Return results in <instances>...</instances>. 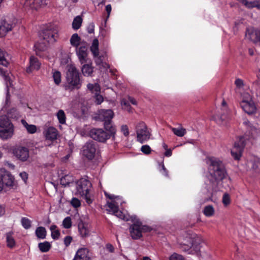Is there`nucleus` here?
<instances>
[{
	"instance_id": "nucleus-1",
	"label": "nucleus",
	"mask_w": 260,
	"mask_h": 260,
	"mask_svg": "<svg viewBox=\"0 0 260 260\" xmlns=\"http://www.w3.org/2000/svg\"><path fill=\"white\" fill-rule=\"evenodd\" d=\"M206 163L209 165V173L212 183L216 185L218 181L222 180L226 176V173L222 164L218 158L208 157Z\"/></svg>"
},
{
	"instance_id": "nucleus-2",
	"label": "nucleus",
	"mask_w": 260,
	"mask_h": 260,
	"mask_svg": "<svg viewBox=\"0 0 260 260\" xmlns=\"http://www.w3.org/2000/svg\"><path fill=\"white\" fill-rule=\"evenodd\" d=\"M66 80V88L67 89L71 90L78 89L81 86L82 82L80 78L79 71L73 65H70L68 67Z\"/></svg>"
},
{
	"instance_id": "nucleus-3",
	"label": "nucleus",
	"mask_w": 260,
	"mask_h": 260,
	"mask_svg": "<svg viewBox=\"0 0 260 260\" xmlns=\"http://www.w3.org/2000/svg\"><path fill=\"white\" fill-rule=\"evenodd\" d=\"M91 186L90 182L84 178L80 179L76 183V194L84 199L88 204H91L93 201L90 192Z\"/></svg>"
},
{
	"instance_id": "nucleus-4",
	"label": "nucleus",
	"mask_w": 260,
	"mask_h": 260,
	"mask_svg": "<svg viewBox=\"0 0 260 260\" xmlns=\"http://www.w3.org/2000/svg\"><path fill=\"white\" fill-rule=\"evenodd\" d=\"M114 113L112 110L101 109L98 111L96 118L99 120L104 122V127L107 131H111L114 133L116 127L112 123V119L113 118Z\"/></svg>"
},
{
	"instance_id": "nucleus-5",
	"label": "nucleus",
	"mask_w": 260,
	"mask_h": 260,
	"mask_svg": "<svg viewBox=\"0 0 260 260\" xmlns=\"http://www.w3.org/2000/svg\"><path fill=\"white\" fill-rule=\"evenodd\" d=\"M14 134V126L6 115L0 117V137L3 140L9 139Z\"/></svg>"
},
{
	"instance_id": "nucleus-6",
	"label": "nucleus",
	"mask_w": 260,
	"mask_h": 260,
	"mask_svg": "<svg viewBox=\"0 0 260 260\" xmlns=\"http://www.w3.org/2000/svg\"><path fill=\"white\" fill-rule=\"evenodd\" d=\"M116 132V129H115L114 133L113 134L111 131L106 130L105 131L102 128H92L90 131L89 135L93 139L104 143L110 138H112V140L114 141Z\"/></svg>"
},
{
	"instance_id": "nucleus-7",
	"label": "nucleus",
	"mask_w": 260,
	"mask_h": 260,
	"mask_svg": "<svg viewBox=\"0 0 260 260\" xmlns=\"http://www.w3.org/2000/svg\"><path fill=\"white\" fill-rule=\"evenodd\" d=\"M105 195L112 200L111 202H107V203L108 208L107 209V211L120 219L127 220L123 213L118 209V204L119 203L118 200L120 199V198L113 194H109L107 193H105Z\"/></svg>"
},
{
	"instance_id": "nucleus-8",
	"label": "nucleus",
	"mask_w": 260,
	"mask_h": 260,
	"mask_svg": "<svg viewBox=\"0 0 260 260\" xmlns=\"http://www.w3.org/2000/svg\"><path fill=\"white\" fill-rule=\"evenodd\" d=\"M241 98L240 106L243 111L249 115L254 113L256 111V107L251 95L248 92H243L241 94Z\"/></svg>"
},
{
	"instance_id": "nucleus-9",
	"label": "nucleus",
	"mask_w": 260,
	"mask_h": 260,
	"mask_svg": "<svg viewBox=\"0 0 260 260\" xmlns=\"http://www.w3.org/2000/svg\"><path fill=\"white\" fill-rule=\"evenodd\" d=\"M151 229L147 225H143L139 221L134 222L129 228L131 236L133 239H139L142 237L143 233L150 232Z\"/></svg>"
},
{
	"instance_id": "nucleus-10",
	"label": "nucleus",
	"mask_w": 260,
	"mask_h": 260,
	"mask_svg": "<svg viewBox=\"0 0 260 260\" xmlns=\"http://www.w3.org/2000/svg\"><path fill=\"white\" fill-rule=\"evenodd\" d=\"M135 128L137 134V139L139 142L142 144L150 139L151 136L150 132L148 131L146 124L144 122L140 121L138 122Z\"/></svg>"
},
{
	"instance_id": "nucleus-11",
	"label": "nucleus",
	"mask_w": 260,
	"mask_h": 260,
	"mask_svg": "<svg viewBox=\"0 0 260 260\" xmlns=\"http://www.w3.org/2000/svg\"><path fill=\"white\" fill-rule=\"evenodd\" d=\"M2 182L4 187V191L7 192L14 189L17 187L16 182L14 176L9 172L5 171L0 173Z\"/></svg>"
},
{
	"instance_id": "nucleus-12",
	"label": "nucleus",
	"mask_w": 260,
	"mask_h": 260,
	"mask_svg": "<svg viewBox=\"0 0 260 260\" xmlns=\"http://www.w3.org/2000/svg\"><path fill=\"white\" fill-rule=\"evenodd\" d=\"M76 54L81 64L87 63L90 59L88 58V44L82 42L81 45L75 49Z\"/></svg>"
},
{
	"instance_id": "nucleus-13",
	"label": "nucleus",
	"mask_w": 260,
	"mask_h": 260,
	"mask_svg": "<svg viewBox=\"0 0 260 260\" xmlns=\"http://www.w3.org/2000/svg\"><path fill=\"white\" fill-rule=\"evenodd\" d=\"M245 145V139L243 136L239 137L235 142L234 147L231 150L232 155L236 159H239Z\"/></svg>"
},
{
	"instance_id": "nucleus-14",
	"label": "nucleus",
	"mask_w": 260,
	"mask_h": 260,
	"mask_svg": "<svg viewBox=\"0 0 260 260\" xmlns=\"http://www.w3.org/2000/svg\"><path fill=\"white\" fill-rule=\"evenodd\" d=\"M22 4L25 11L31 12L45 5V2L44 0H24Z\"/></svg>"
},
{
	"instance_id": "nucleus-15",
	"label": "nucleus",
	"mask_w": 260,
	"mask_h": 260,
	"mask_svg": "<svg viewBox=\"0 0 260 260\" xmlns=\"http://www.w3.org/2000/svg\"><path fill=\"white\" fill-rule=\"evenodd\" d=\"M41 37L47 43H53L57 37V30L51 27H48L43 30Z\"/></svg>"
},
{
	"instance_id": "nucleus-16",
	"label": "nucleus",
	"mask_w": 260,
	"mask_h": 260,
	"mask_svg": "<svg viewBox=\"0 0 260 260\" xmlns=\"http://www.w3.org/2000/svg\"><path fill=\"white\" fill-rule=\"evenodd\" d=\"M96 150L95 143L93 141L88 142L83 147L82 153L85 157L91 160L94 158Z\"/></svg>"
},
{
	"instance_id": "nucleus-17",
	"label": "nucleus",
	"mask_w": 260,
	"mask_h": 260,
	"mask_svg": "<svg viewBox=\"0 0 260 260\" xmlns=\"http://www.w3.org/2000/svg\"><path fill=\"white\" fill-rule=\"evenodd\" d=\"M14 155L19 160L25 161L29 157L28 148L25 147L18 146L13 150Z\"/></svg>"
},
{
	"instance_id": "nucleus-18",
	"label": "nucleus",
	"mask_w": 260,
	"mask_h": 260,
	"mask_svg": "<svg viewBox=\"0 0 260 260\" xmlns=\"http://www.w3.org/2000/svg\"><path fill=\"white\" fill-rule=\"evenodd\" d=\"M0 74L3 76L6 82V87L7 88L6 96V102L7 103L9 98L10 88L12 87L13 86V79L14 78V77L11 73H8L1 69H0Z\"/></svg>"
},
{
	"instance_id": "nucleus-19",
	"label": "nucleus",
	"mask_w": 260,
	"mask_h": 260,
	"mask_svg": "<svg viewBox=\"0 0 260 260\" xmlns=\"http://www.w3.org/2000/svg\"><path fill=\"white\" fill-rule=\"evenodd\" d=\"M43 134L46 139L54 141L59 137V133L57 129L53 126H49L44 129Z\"/></svg>"
},
{
	"instance_id": "nucleus-20",
	"label": "nucleus",
	"mask_w": 260,
	"mask_h": 260,
	"mask_svg": "<svg viewBox=\"0 0 260 260\" xmlns=\"http://www.w3.org/2000/svg\"><path fill=\"white\" fill-rule=\"evenodd\" d=\"M245 38L253 42H258L260 38V31L254 30L252 28L246 29Z\"/></svg>"
},
{
	"instance_id": "nucleus-21",
	"label": "nucleus",
	"mask_w": 260,
	"mask_h": 260,
	"mask_svg": "<svg viewBox=\"0 0 260 260\" xmlns=\"http://www.w3.org/2000/svg\"><path fill=\"white\" fill-rule=\"evenodd\" d=\"M93 57L96 65L101 71H105L109 68V64L104 61V54L100 55L99 54L96 56H93Z\"/></svg>"
},
{
	"instance_id": "nucleus-22",
	"label": "nucleus",
	"mask_w": 260,
	"mask_h": 260,
	"mask_svg": "<svg viewBox=\"0 0 260 260\" xmlns=\"http://www.w3.org/2000/svg\"><path fill=\"white\" fill-rule=\"evenodd\" d=\"M12 25L5 19L0 20V37H3L12 30Z\"/></svg>"
},
{
	"instance_id": "nucleus-23",
	"label": "nucleus",
	"mask_w": 260,
	"mask_h": 260,
	"mask_svg": "<svg viewBox=\"0 0 260 260\" xmlns=\"http://www.w3.org/2000/svg\"><path fill=\"white\" fill-rule=\"evenodd\" d=\"M41 63L38 58L35 56H31L29 58V64L26 69V72L30 73L34 70H38L40 69Z\"/></svg>"
},
{
	"instance_id": "nucleus-24",
	"label": "nucleus",
	"mask_w": 260,
	"mask_h": 260,
	"mask_svg": "<svg viewBox=\"0 0 260 260\" xmlns=\"http://www.w3.org/2000/svg\"><path fill=\"white\" fill-rule=\"evenodd\" d=\"M81 71L84 76H92L93 72V67L92 66V61L91 60L87 63L82 64Z\"/></svg>"
},
{
	"instance_id": "nucleus-25",
	"label": "nucleus",
	"mask_w": 260,
	"mask_h": 260,
	"mask_svg": "<svg viewBox=\"0 0 260 260\" xmlns=\"http://www.w3.org/2000/svg\"><path fill=\"white\" fill-rule=\"evenodd\" d=\"M178 244L179 248H181L183 251H187L192 246V240L188 238L183 241H181V239L178 240Z\"/></svg>"
},
{
	"instance_id": "nucleus-26",
	"label": "nucleus",
	"mask_w": 260,
	"mask_h": 260,
	"mask_svg": "<svg viewBox=\"0 0 260 260\" xmlns=\"http://www.w3.org/2000/svg\"><path fill=\"white\" fill-rule=\"evenodd\" d=\"M87 256V249L86 248H80L76 252L73 260H86Z\"/></svg>"
},
{
	"instance_id": "nucleus-27",
	"label": "nucleus",
	"mask_w": 260,
	"mask_h": 260,
	"mask_svg": "<svg viewBox=\"0 0 260 260\" xmlns=\"http://www.w3.org/2000/svg\"><path fill=\"white\" fill-rule=\"evenodd\" d=\"M238 1L248 8H256L260 9V0L250 2L247 0H238Z\"/></svg>"
},
{
	"instance_id": "nucleus-28",
	"label": "nucleus",
	"mask_w": 260,
	"mask_h": 260,
	"mask_svg": "<svg viewBox=\"0 0 260 260\" xmlns=\"http://www.w3.org/2000/svg\"><path fill=\"white\" fill-rule=\"evenodd\" d=\"M71 45L75 47L76 49L78 48L82 42H85L84 41H81L80 37L78 36V35L76 33L74 34L71 37L70 40Z\"/></svg>"
},
{
	"instance_id": "nucleus-29",
	"label": "nucleus",
	"mask_w": 260,
	"mask_h": 260,
	"mask_svg": "<svg viewBox=\"0 0 260 260\" xmlns=\"http://www.w3.org/2000/svg\"><path fill=\"white\" fill-rule=\"evenodd\" d=\"M90 51L93 56H96L100 54L99 49V41L97 39H94L90 47Z\"/></svg>"
},
{
	"instance_id": "nucleus-30",
	"label": "nucleus",
	"mask_w": 260,
	"mask_h": 260,
	"mask_svg": "<svg viewBox=\"0 0 260 260\" xmlns=\"http://www.w3.org/2000/svg\"><path fill=\"white\" fill-rule=\"evenodd\" d=\"M171 129L174 135L178 137H183L186 133V129L181 126L177 128L171 127Z\"/></svg>"
},
{
	"instance_id": "nucleus-31",
	"label": "nucleus",
	"mask_w": 260,
	"mask_h": 260,
	"mask_svg": "<svg viewBox=\"0 0 260 260\" xmlns=\"http://www.w3.org/2000/svg\"><path fill=\"white\" fill-rule=\"evenodd\" d=\"M73 181V177L70 175H66L60 178V184L64 186L69 185Z\"/></svg>"
},
{
	"instance_id": "nucleus-32",
	"label": "nucleus",
	"mask_w": 260,
	"mask_h": 260,
	"mask_svg": "<svg viewBox=\"0 0 260 260\" xmlns=\"http://www.w3.org/2000/svg\"><path fill=\"white\" fill-rule=\"evenodd\" d=\"M36 235L39 239H45L46 236V230L45 228L39 226L36 230Z\"/></svg>"
},
{
	"instance_id": "nucleus-33",
	"label": "nucleus",
	"mask_w": 260,
	"mask_h": 260,
	"mask_svg": "<svg viewBox=\"0 0 260 260\" xmlns=\"http://www.w3.org/2000/svg\"><path fill=\"white\" fill-rule=\"evenodd\" d=\"M56 116L60 124H64L66 123V116L62 110H59L56 114Z\"/></svg>"
},
{
	"instance_id": "nucleus-34",
	"label": "nucleus",
	"mask_w": 260,
	"mask_h": 260,
	"mask_svg": "<svg viewBox=\"0 0 260 260\" xmlns=\"http://www.w3.org/2000/svg\"><path fill=\"white\" fill-rule=\"evenodd\" d=\"M21 123L26 128L27 132L30 134H34L37 131L36 125L32 124H28L26 121L23 119L21 120Z\"/></svg>"
},
{
	"instance_id": "nucleus-35",
	"label": "nucleus",
	"mask_w": 260,
	"mask_h": 260,
	"mask_svg": "<svg viewBox=\"0 0 260 260\" xmlns=\"http://www.w3.org/2000/svg\"><path fill=\"white\" fill-rule=\"evenodd\" d=\"M229 117L225 115H216L213 116V119L216 121V122L219 124H225V122L224 121L226 119H229Z\"/></svg>"
},
{
	"instance_id": "nucleus-36",
	"label": "nucleus",
	"mask_w": 260,
	"mask_h": 260,
	"mask_svg": "<svg viewBox=\"0 0 260 260\" xmlns=\"http://www.w3.org/2000/svg\"><path fill=\"white\" fill-rule=\"evenodd\" d=\"M38 247L41 252H46L50 250L51 248V244L49 242L45 241L39 243Z\"/></svg>"
},
{
	"instance_id": "nucleus-37",
	"label": "nucleus",
	"mask_w": 260,
	"mask_h": 260,
	"mask_svg": "<svg viewBox=\"0 0 260 260\" xmlns=\"http://www.w3.org/2000/svg\"><path fill=\"white\" fill-rule=\"evenodd\" d=\"M87 88L94 94H97L98 93H100L101 89L100 86L98 83L93 84L89 83L87 85Z\"/></svg>"
},
{
	"instance_id": "nucleus-38",
	"label": "nucleus",
	"mask_w": 260,
	"mask_h": 260,
	"mask_svg": "<svg viewBox=\"0 0 260 260\" xmlns=\"http://www.w3.org/2000/svg\"><path fill=\"white\" fill-rule=\"evenodd\" d=\"M6 240L7 244L9 247L12 248L15 246V241L11 233L6 234Z\"/></svg>"
},
{
	"instance_id": "nucleus-39",
	"label": "nucleus",
	"mask_w": 260,
	"mask_h": 260,
	"mask_svg": "<svg viewBox=\"0 0 260 260\" xmlns=\"http://www.w3.org/2000/svg\"><path fill=\"white\" fill-rule=\"evenodd\" d=\"M82 22V19L80 16L76 17L72 23L73 28L76 30L78 29L80 27Z\"/></svg>"
},
{
	"instance_id": "nucleus-40",
	"label": "nucleus",
	"mask_w": 260,
	"mask_h": 260,
	"mask_svg": "<svg viewBox=\"0 0 260 260\" xmlns=\"http://www.w3.org/2000/svg\"><path fill=\"white\" fill-rule=\"evenodd\" d=\"M48 45L45 42H38L35 45L36 51H43L47 49Z\"/></svg>"
},
{
	"instance_id": "nucleus-41",
	"label": "nucleus",
	"mask_w": 260,
	"mask_h": 260,
	"mask_svg": "<svg viewBox=\"0 0 260 260\" xmlns=\"http://www.w3.org/2000/svg\"><path fill=\"white\" fill-rule=\"evenodd\" d=\"M50 230L51 232V237L53 239H57L59 238L60 235L59 231L57 229V226L55 225H52Z\"/></svg>"
},
{
	"instance_id": "nucleus-42",
	"label": "nucleus",
	"mask_w": 260,
	"mask_h": 260,
	"mask_svg": "<svg viewBox=\"0 0 260 260\" xmlns=\"http://www.w3.org/2000/svg\"><path fill=\"white\" fill-rule=\"evenodd\" d=\"M204 213L206 216H211L214 213V209L212 206L208 205L205 207Z\"/></svg>"
},
{
	"instance_id": "nucleus-43",
	"label": "nucleus",
	"mask_w": 260,
	"mask_h": 260,
	"mask_svg": "<svg viewBox=\"0 0 260 260\" xmlns=\"http://www.w3.org/2000/svg\"><path fill=\"white\" fill-rule=\"evenodd\" d=\"M79 231L82 237H86L88 235L89 231L85 226L81 223L79 224Z\"/></svg>"
},
{
	"instance_id": "nucleus-44",
	"label": "nucleus",
	"mask_w": 260,
	"mask_h": 260,
	"mask_svg": "<svg viewBox=\"0 0 260 260\" xmlns=\"http://www.w3.org/2000/svg\"><path fill=\"white\" fill-rule=\"evenodd\" d=\"M54 81L56 84H59L61 82V74L58 71H55L52 75Z\"/></svg>"
},
{
	"instance_id": "nucleus-45",
	"label": "nucleus",
	"mask_w": 260,
	"mask_h": 260,
	"mask_svg": "<svg viewBox=\"0 0 260 260\" xmlns=\"http://www.w3.org/2000/svg\"><path fill=\"white\" fill-rule=\"evenodd\" d=\"M21 222L22 226L25 229H28L30 228L31 221L29 219L26 217H23L21 219Z\"/></svg>"
},
{
	"instance_id": "nucleus-46",
	"label": "nucleus",
	"mask_w": 260,
	"mask_h": 260,
	"mask_svg": "<svg viewBox=\"0 0 260 260\" xmlns=\"http://www.w3.org/2000/svg\"><path fill=\"white\" fill-rule=\"evenodd\" d=\"M243 124L247 127V129L252 135H253L255 131H256L255 127L252 125L248 120H245L243 121Z\"/></svg>"
},
{
	"instance_id": "nucleus-47",
	"label": "nucleus",
	"mask_w": 260,
	"mask_h": 260,
	"mask_svg": "<svg viewBox=\"0 0 260 260\" xmlns=\"http://www.w3.org/2000/svg\"><path fill=\"white\" fill-rule=\"evenodd\" d=\"M121 105L124 110L128 111V112H132L131 107L125 100L123 99L121 100Z\"/></svg>"
},
{
	"instance_id": "nucleus-48",
	"label": "nucleus",
	"mask_w": 260,
	"mask_h": 260,
	"mask_svg": "<svg viewBox=\"0 0 260 260\" xmlns=\"http://www.w3.org/2000/svg\"><path fill=\"white\" fill-rule=\"evenodd\" d=\"M0 64L4 66H7L8 62L7 60L4 52L0 49Z\"/></svg>"
},
{
	"instance_id": "nucleus-49",
	"label": "nucleus",
	"mask_w": 260,
	"mask_h": 260,
	"mask_svg": "<svg viewBox=\"0 0 260 260\" xmlns=\"http://www.w3.org/2000/svg\"><path fill=\"white\" fill-rule=\"evenodd\" d=\"M9 116L12 118H17L19 113L15 108H12L8 113Z\"/></svg>"
},
{
	"instance_id": "nucleus-50",
	"label": "nucleus",
	"mask_w": 260,
	"mask_h": 260,
	"mask_svg": "<svg viewBox=\"0 0 260 260\" xmlns=\"http://www.w3.org/2000/svg\"><path fill=\"white\" fill-rule=\"evenodd\" d=\"M62 225L66 229L70 228L72 225L71 219L70 217L65 218L62 222Z\"/></svg>"
},
{
	"instance_id": "nucleus-51",
	"label": "nucleus",
	"mask_w": 260,
	"mask_h": 260,
	"mask_svg": "<svg viewBox=\"0 0 260 260\" xmlns=\"http://www.w3.org/2000/svg\"><path fill=\"white\" fill-rule=\"evenodd\" d=\"M141 151L145 154H149L151 152V149L148 145H145L142 146L141 148Z\"/></svg>"
},
{
	"instance_id": "nucleus-52",
	"label": "nucleus",
	"mask_w": 260,
	"mask_h": 260,
	"mask_svg": "<svg viewBox=\"0 0 260 260\" xmlns=\"http://www.w3.org/2000/svg\"><path fill=\"white\" fill-rule=\"evenodd\" d=\"M71 204L75 208H78L81 206L80 200L76 198H74L72 199Z\"/></svg>"
},
{
	"instance_id": "nucleus-53",
	"label": "nucleus",
	"mask_w": 260,
	"mask_h": 260,
	"mask_svg": "<svg viewBox=\"0 0 260 260\" xmlns=\"http://www.w3.org/2000/svg\"><path fill=\"white\" fill-rule=\"evenodd\" d=\"M121 132L123 133V134L127 137L129 135V130L128 126L126 125L123 124L120 127Z\"/></svg>"
},
{
	"instance_id": "nucleus-54",
	"label": "nucleus",
	"mask_w": 260,
	"mask_h": 260,
	"mask_svg": "<svg viewBox=\"0 0 260 260\" xmlns=\"http://www.w3.org/2000/svg\"><path fill=\"white\" fill-rule=\"evenodd\" d=\"M170 260H184V258L181 255L174 253L170 256Z\"/></svg>"
},
{
	"instance_id": "nucleus-55",
	"label": "nucleus",
	"mask_w": 260,
	"mask_h": 260,
	"mask_svg": "<svg viewBox=\"0 0 260 260\" xmlns=\"http://www.w3.org/2000/svg\"><path fill=\"white\" fill-rule=\"evenodd\" d=\"M235 84L236 85L237 87L239 89L243 88L244 86L243 81L239 78L236 80Z\"/></svg>"
},
{
	"instance_id": "nucleus-56",
	"label": "nucleus",
	"mask_w": 260,
	"mask_h": 260,
	"mask_svg": "<svg viewBox=\"0 0 260 260\" xmlns=\"http://www.w3.org/2000/svg\"><path fill=\"white\" fill-rule=\"evenodd\" d=\"M222 202L224 205H228L230 203V198L228 193H224L222 198Z\"/></svg>"
},
{
	"instance_id": "nucleus-57",
	"label": "nucleus",
	"mask_w": 260,
	"mask_h": 260,
	"mask_svg": "<svg viewBox=\"0 0 260 260\" xmlns=\"http://www.w3.org/2000/svg\"><path fill=\"white\" fill-rule=\"evenodd\" d=\"M95 102L97 104H100L103 101V98L102 95L99 94L98 93L97 94H95Z\"/></svg>"
},
{
	"instance_id": "nucleus-58",
	"label": "nucleus",
	"mask_w": 260,
	"mask_h": 260,
	"mask_svg": "<svg viewBox=\"0 0 260 260\" xmlns=\"http://www.w3.org/2000/svg\"><path fill=\"white\" fill-rule=\"evenodd\" d=\"M94 29V25L93 23H90L89 24L87 27V30L88 33L92 34L93 33Z\"/></svg>"
},
{
	"instance_id": "nucleus-59",
	"label": "nucleus",
	"mask_w": 260,
	"mask_h": 260,
	"mask_svg": "<svg viewBox=\"0 0 260 260\" xmlns=\"http://www.w3.org/2000/svg\"><path fill=\"white\" fill-rule=\"evenodd\" d=\"M72 240V238L70 236H67L64 238V244L68 246H69Z\"/></svg>"
},
{
	"instance_id": "nucleus-60",
	"label": "nucleus",
	"mask_w": 260,
	"mask_h": 260,
	"mask_svg": "<svg viewBox=\"0 0 260 260\" xmlns=\"http://www.w3.org/2000/svg\"><path fill=\"white\" fill-rule=\"evenodd\" d=\"M161 167V169L160 170V173L163 175H164L165 176H168V171H167V169H166V168L165 167L164 165H162Z\"/></svg>"
},
{
	"instance_id": "nucleus-61",
	"label": "nucleus",
	"mask_w": 260,
	"mask_h": 260,
	"mask_svg": "<svg viewBox=\"0 0 260 260\" xmlns=\"http://www.w3.org/2000/svg\"><path fill=\"white\" fill-rule=\"evenodd\" d=\"M111 10H112V8H111V5H108L106 6V11L107 13V17H109V15L110 14V13L111 12Z\"/></svg>"
},
{
	"instance_id": "nucleus-62",
	"label": "nucleus",
	"mask_w": 260,
	"mask_h": 260,
	"mask_svg": "<svg viewBox=\"0 0 260 260\" xmlns=\"http://www.w3.org/2000/svg\"><path fill=\"white\" fill-rule=\"evenodd\" d=\"M20 176L24 181H26L27 179V174L26 172H23L20 173Z\"/></svg>"
},
{
	"instance_id": "nucleus-63",
	"label": "nucleus",
	"mask_w": 260,
	"mask_h": 260,
	"mask_svg": "<svg viewBox=\"0 0 260 260\" xmlns=\"http://www.w3.org/2000/svg\"><path fill=\"white\" fill-rule=\"evenodd\" d=\"M172 150L170 149H168L166 150V152L165 153V156L167 157L171 156L172 155Z\"/></svg>"
},
{
	"instance_id": "nucleus-64",
	"label": "nucleus",
	"mask_w": 260,
	"mask_h": 260,
	"mask_svg": "<svg viewBox=\"0 0 260 260\" xmlns=\"http://www.w3.org/2000/svg\"><path fill=\"white\" fill-rule=\"evenodd\" d=\"M107 249L109 250V251L112 252L114 250L113 247L110 244H107L106 246Z\"/></svg>"
}]
</instances>
